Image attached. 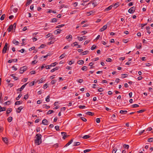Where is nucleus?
<instances>
[{"instance_id":"nucleus-13","label":"nucleus","mask_w":153,"mask_h":153,"mask_svg":"<svg viewBox=\"0 0 153 153\" xmlns=\"http://www.w3.org/2000/svg\"><path fill=\"white\" fill-rule=\"evenodd\" d=\"M45 79L44 78H42L40 79L38 81L39 82V83H42L45 81Z\"/></svg>"},{"instance_id":"nucleus-45","label":"nucleus","mask_w":153,"mask_h":153,"mask_svg":"<svg viewBox=\"0 0 153 153\" xmlns=\"http://www.w3.org/2000/svg\"><path fill=\"white\" fill-rule=\"evenodd\" d=\"M28 97H29V95H28V94H27L25 95L24 96V99H25V100H26L27 98H28Z\"/></svg>"},{"instance_id":"nucleus-62","label":"nucleus","mask_w":153,"mask_h":153,"mask_svg":"<svg viewBox=\"0 0 153 153\" xmlns=\"http://www.w3.org/2000/svg\"><path fill=\"white\" fill-rule=\"evenodd\" d=\"M96 46L94 45L91 48V49L93 50L96 48Z\"/></svg>"},{"instance_id":"nucleus-43","label":"nucleus","mask_w":153,"mask_h":153,"mask_svg":"<svg viewBox=\"0 0 153 153\" xmlns=\"http://www.w3.org/2000/svg\"><path fill=\"white\" fill-rule=\"evenodd\" d=\"M65 56V53H63V54H62L59 57V58L61 59H62Z\"/></svg>"},{"instance_id":"nucleus-27","label":"nucleus","mask_w":153,"mask_h":153,"mask_svg":"<svg viewBox=\"0 0 153 153\" xmlns=\"http://www.w3.org/2000/svg\"><path fill=\"white\" fill-rule=\"evenodd\" d=\"M43 108H45L46 109H48L50 108V106L47 105L46 104H44L43 105Z\"/></svg>"},{"instance_id":"nucleus-59","label":"nucleus","mask_w":153,"mask_h":153,"mask_svg":"<svg viewBox=\"0 0 153 153\" xmlns=\"http://www.w3.org/2000/svg\"><path fill=\"white\" fill-rule=\"evenodd\" d=\"M81 119L84 122H86L87 121V120L85 118L82 117H81Z\"/></svg>"},{"instance_id":"nucleus-26","label":"nucleus","mask_w":153,"mask_h":153,"mask_svg":"<svg viewBox=\"0 0 153 153\" xmlns=\"http://www.w3.org/2000/svg\"><path fill=\"white\" fill-rule=\"evenodd\" d=\"M128 76V75L127 74H121V77L123 78L127 77Z\"/></svg>"},{"instance_id":"nucleus-44","label":"nucleus","mask_w":153,"mask_h":153,"mask_svg":"<svg viewBox=\"0 0 153 153\" xmlns=\"http://www.w3.org/2000/svg\"><path fill=\"white\" fill-rule=\"evenodd\" d=\"M10 102L9 101H8L4 103V105H9L10 104Z\"/></svg>"},{"instance_id":"nucleus-34","label":"nucleus","mask_w":153,"mask_h":153,"mask_svg":"<svg viewBox=\"0 0 153 153\" xmlns=\"http://www.w3.org/2000/svg\"><path fill=\"white\" fill-rule=\"evenodd\" d=\"M13 44H15V43H17V44H16V45H18V44L19 43V42L18 41H16L15 39H13Z\"/></svg>"},{"instance_id":"nucleus-63","label":"nucleus","mask_w":153,"mask_h":153,"mask_svg":"<svg viewBox=\"0 0 153 153\" xmlns=\"http://www.w3.org/2000/svg\"><path fill=\"white\" fill-rule=\"evenodd\" d=\"M96 122L97 123H99L100 122V120L99 118H97L96 119Z\"/></svg>"},{"instance_id":"nucleus-37","label":"nucleus","mask_w":153,"mask_h":153,"mask_svg":"<svg viewBox=\"0 0 153 153\" xmlns=\"http://www.w3.org/2000/svg\"><path fill=\"white\" fill-rule=\"evenodd\" d=\"M57 20V19L56 18H53L52 19V20L51 21V22H55Z\"/></svg>"},{"instance_id":"nucleus-57","label":"nucleus","mask_w":153,"mask_h":153,"mask_svg":"<svg viewBox=\"0 0 153 153\" xmlns=\"http://www.w3.org/2000/svg\"><path fill=\"white\" fill-rule=\"evenodd\" d=\"M46 46L44 44H42L39 48H43Z\"/></svg>"},{"instance_id":"nucleus-49","label":"nucleus","mask_w":153,"mask_h":153,"mask_svg":"<svg viewBox=\"0 0 153 153\" xmlns=\"http://www.w3.org/2000/svg\"><path fill=\"white\" fill-rule=\"evenodd\" d=\"M85 107V106L84 105H80L79 106V108L83 109Z\"/></svg>"},{"instance_id":"nucleus-58","label":"nucleus","mask_w":153,"mask_h":153,"mask_svg":"<svg viewBox=\"0 0 153 153\" xmlns=\"http://www.w3.org/2000/svg\"><path fill=\"white\" fill-rule=\"evenodd\" d=\"M91 150L90 149H86V150H84V152L86 153V152H89L90 151H91Z\"/></svg>"},{"instance_id":"nucleus-1","label":"nucleus","mask_w":153,"mask_h":153,"mask_svg":"<svg viewBox=\"0 0 153 153\" xmlns=\"http://www.w3.org/2000/svg\"><path fill=\"white\" fill-rule=\"evenodd\" d=\"M36 137L34 140V142L37 145H39L42 142V135L40 134H37L36 135Z\"/></svg>"},{"instance_id":"nucleus-40","label":"nucleus","mask_w":153,"mask_h":153,"mask_svg":"<svg viewBox=\"0 0 153 153\" xmlns=\"http://www.w3.org/2000/svg\"><path fill=\"white\" fill-rule=\"evenodd\" d=\"M57 81V80L56 79H53L51 82V83L52 84H53L56 83Z\"/></svg>"},{"instance_id":"nucleus-24","label":"nucleus","mask_w":153,"mask_h":153,"mask_svg":"<svg viewBox=\"0 0 153 153\" xmlns=\"http://www.w3.org/2000/svg\"><path fill=\"white\" fill-rule=\"evenodd\" d=\"M86 39V36H83L82 37L80 38V39H79V40L80 41H82L83 40L85 39Z\"/></svg>"},{"instance_id":"nucleus-35","label":"nucleus","mask_w":153,"mask_h":153,"mask_svg":"<svg viewBox=\"0 0 153 153\" xmlns=\"http://www.w3.org/2000/svg\"><path fill=\"white\" fill-rule=\"evenodd\" d=\"M50 97L49 95H48L47 97L46 98L45 100L47 102H49L50 101L49 98Z\"/></svg>"},{"instance_id":"nucleus-12","label":"nucleus","mask_w":153,"mask_h":153,"mask_svg":"<svg viewBox=\"0 0 153 153\" xmlns=\"http://www.w3.org/2000/svg\"><path fill=\"white\" fill-rule=\"evenodd\" d=\"M21 69L22 71H23L24 72L27 69V67L26 66H24L20 68Z\"/></svg>"},{"instance_id":"nucleus-10","label":"nucleus","mask_w":153,"mask_h":153,"mask_svg":"<svg viewBox=\"0 0 153 153\" xmlns=\"http://www.w3.org/2000/svg\"><path fill=\"white\" fill-rule=\"evenodd\" d=\"M23 108V107L22 106H20L17 108V110L16 111L18 113H19L21 111V110Z\"/></svg>"},{"instance_id":"nucleus-46","label":"nucleus","mask_w":153,"mask_h":153,"mask_svg":"<svg viewBox=\"0 0 153 153\" xmlns=\"http://www.w3.org/2000/svg\"><path fill=\"white\" fill-rule=\"evenodd\" d=\"M145 111V110H144V109L141 110L139 111H137V113H142V112H143L144 111Z\"/></svg>"},{"instance_id":"nucleus-14","label":"nucleus","mask_w":153,"mask_h":153,"mask_svg":"<svg viewBox=\"0 0 153 153\" xmlns=\"http://www.w3.org/2000/svg\"><path fill=\"white\" fill-rule=\"evenodd\" d=\"M2 140L5 143H8V139L6 137H2Z\"/></svg>"},{"instance_id":"nucleus-29","label":"nucleus","mask_w":153,"mask_h":153,"mask_svg":"<svg viewBox=\"0 0 153 153\" xmlns=\"http://www.w3.org/2000/svg\"><path fill=\"white\" fill-rule=\"evenodd\" d=\"M54 111L52 110H49L48 111L47 113V114H51Z\"/></svg>"},{"instance_id":"nucleus-22","label":"nucleus","mask_w":153,"mask_h":153,"mask_svg":"<svg viewBox=\"0 0 153 153\" xmlns=\"http://www.w3.org/2000/svg\"><path fill=\"white\" fill-rule=\"evenodd\" d=\"M22 101H17L16 102H15V105H19V104H22Z\"/></svg>"},{"instance_id":"nucleus-19","label":"nucleus","mask_w":153,"mask_h":153,"mask_svg":"<svg viewBox=\"0 0 153 153\" xmlns=\"http://www.w3.org/2000/svg\"><path fill=\"white\" fill-rule=\"evenodd\" d=\"M59 68V67H56L55 68H54L53 69H52L51 71V72H54L55 71L58 70Z\"/></svg>"},{"instance_id":"nucleus-18","label":"nucleus","mask_w":153,"mask_h":153,"mask_svg":"<svg viewBox=\"0 0 153 153\" xmlns=\"http://www.w3.org/2000/svg\"><path fill=\"white\" fill-rule=\"evenodd\" d=\"M84 63V61L82 60H80L77 61V63L79 65L83 64Z\"/></svg>"},{"instance_id":"nucleus-3","label":"nucleus","mask_w":153,"mask_h":153,"mask_svg":"<svg viewBox=\"0 0 153 153\" xmlns=\"http://www.w3.org/2000/svg\"><path fill=\"white\" fill-rule=\"evenodd\" d=\"M8 45V44L7 43H6L5 44V45L2 50V53H6V51L7 50V45Z\"/></svg>"},{"instance_id":"nucleus-52","label":"nucleus","mask_w":153,"mask_h":153,"mask_svg":"<svg viewBox=\"0 0 153 153\" xmlns=\"http://www.w3.org/2000/svg\"><path fill=\"white\" fill-rule=\"evenodd\" d=\"M112 60L110 58H108L107 59L106 61L107 62H111Z\"/></svg>"},{"instance_id":"nucleus-6","label":"nucleus","mask_w":153,"mask_h":153,"mask_svg":"<svg viewBox=\"0 0 153 153\" xmlns=\"http://www.w3.org/2000/svg\"><path fill=\"white\" fill-rule=\"evenodd\" d=\"M42 124L44 125H48V121L47 119H44L42 120Z\"/></svg>"},{"instance_id":"nucleus-51","label":"nucleus","mask_w":153,"mask_h":153,"mask_svg":"<svg viewBox=\"0 0 153 153\" xmlns=\"http://www.w3.org/2000/svg\"><path fill=\"white\" fill-rule=\"evenodd\" d=\"M48 86V84L47 83H46L44 85L43 88L44 89H45V88H47Z\"/></svg>"},{"instance_id":"nucleus-25","label":"nucleus","mask_w":153,"mask_h":153,"mask_svg":"<svg viewBox=\"0 0 153 153\" xmlns=\"http://www.w3.org/2000/svg\"><path fill=\"white\" fill-rule=\"evenodd\" d=\"M86 114L90 116H93L94 114V113H92L90 111L87 112L86 113Z\"/></svg>"},{"instance_id":"nucleus-4","label":"nucleus","mask_w":153,"mask_h":153,"mask_svg":"<svg viewBox=\"0 0 153 153\" xmlns=\"http://www.w3.org/2000/svg\"><path fill=\"white\" fill-rule=\"evenodd\" d=\"M61 134L62 136H63L62 139L63 140H65L66 138L70 136V135H67L66 133L65 132H62Z\"/></svg>"},{"instance_id":"nucleus-36","label":"nucleus","mask_w":153,"mask_h":153,"mask_svg":"<svg viewBox=\"0 0 153 153\" xmlns=\"http://www.w3.org/2000/svg\"><path fill=\"white\" fill-rule=\"evenodd\" d=\"M22 96V94H19L18 95V97H16V100H19V99L20 97H21Z\"/></svg>"},{"instance_id":"nucleus-61","label":"nucleus","mask_w":153,"mask_h":153,"mask_svg":"<svg viewBox=\"0 0 153 153\" xmlns=\"http://www.w3.org/2000/svg\"><path fill=\"white\" fill-rule=\"evenodd\" d=\"M55 128L56 131H58L59 130V127L58 126H56Z\"/></svg>"},{"instance_id":"nucleus-38","label":"nucleus","mask_w":153,"mask_h":153,"mask_svg":"<svg viewBox=\"0 0 153 153\" xmlns=\"http://www.w3.org/2000/svg\"><path fill=\"white\" fill-rule=\"evenodd\" d=\"M5 16V14H3L1 16V18H0L1 20H3L4 19Z\"/></svg>"},{"instance_id":"nucleus-30","label":"nucleus","mask_w":153,"mask_h":153,"mask_svg":"<svg viewBox=\"0 0 153 153\" xmlns=\"http://www.w3.org/2000/svg\"><path fill=\"white\" fill-rule=\"evenodd\" d=\"M13 119L12 117H10L7 119V121L9 122H10L12 121Z\"/></svg>"},{"instance_id":"nucleus-56","label":"nucleus","mask_w":153,"mask_h":153,"mask_svg":"<svg viewBox=\"0 0 153 153\" xmlns=\"http://www.w3.org/2000/svg\"><path fill=\"white\" fill-rule=\"evenodd\" d=\"M95 13V11H91L88 13H89V15H91L94 13Z\"/></svg>"},{"instance_id":"nucleus-2","label":"nucleus","mask_w":153,"mask_h":153,"mask_svg":"<svg viewBox=\"0 0 153 153\" xmlns=\"http://www.w3.org/2000/svg\"><path fill=\"white\" fill-rule=\"evenodd\" d=\"M135 8H136V7H135L134 6H133V7H131L128 10V12L130 13H133L135 11Z\"/></svg>"},{"instance_id":"nucleus-15","label":"nucleus","mask_w":153,"mask_h":153,"mask_svg":"<svg viewBox=\"0 0 153 153\" xmlns=\"http://www.w3.org/2000/svg\"><path fill=\"white\" fill-rule=\"evenodd\" d=\"M74 139H71L68 143H67L64 147H67L72 143Z\"/></svg>"},{"instance_id":"nucleus-47","label":"nucleus","mask_w":153,"mask_h":153,"mask_svg":"<svg viewBox=\"0 0 153 153\" xmlns=\"http://www.w3.org/2000/svg\"><path fill=\"white\" fill-rule=\"evenodd\" d=\"M80 143L79 142H75L74 143V146H79L80 144Z\"/></svg>"},{"instance_id":"nucleus-39","label":"nucleus","mask_w":153,"mask_h":153,"mask_svg":"<svg viewBox=\"0 0 153 153\" xmlns=\"http://www.w3.org/2000/svg\"><path fill=\"white\" fill-rule=\"evenodd\" d=\"M132 107L133 108H137L139 106V105L137 104H133L132 105Z\"/></svg>"},{"instance_id":"nucleus-20","label":"nucleus","mask_w":153,"mask_h":153,"mask_svg":"<svg viewBox=\"0 0 153 153\" xmlns=\"http://www.w3.org/2000/svg\"><path fill=\"white\" fill-rule=\"evenodd\" d=\"M32 0H27V2L26 4V6H27L29 5L31 3Z\"/></svg>"},{"instance_id":"nucleus-50","label":"nucleus","mask_w":153,"mask_h":153,"mask_svg":"<svg viewBox=\"0 0 153 153\" xmlns=\"http://www.w3.org/2000/svg\"><path fill=\"white\" fill-rule=\"evenodd\" d=\"M123 147L125 148L128 149L129 148V145L125 144L123 145Z\"/></svg>"},{"instance_id":"nucleus-28","label":"nucleus","mask_w":153,"mask_h":153,"mask_svg":"<svg viewBox=\"0 0 153 153\" xmlns=\"http://www.w3.org/2000/svg\"><path fill=\"white\" fill-rule=\"evenodd\" d=\"M146 30L147 31V32L148 33L150 34L151 33L150 31L149 30L150 28L149 26H146Z\"/></svg>"},{"instance_id":"nucleus-33","label":"nucleus","mask_w":153,"mask_h":153,"mask_svg":"<svg viewBox=\"0 0 153 153\" xmlns=\"http://www.w3.org/2000/svg\"><path fill=\"white\" fill-rule=\"evenodd\" d=\"M148 141L149 142H151L153 141V137L149 138Z\"/></svg>"},{"instance_id":"nucleus-48","label":"nucleus","mask_w":153,"mask_h":153,"mask_svg":"<svg viewBox=\"0 0 153 153\" xmlns=\"http://www.w3.org/2000/svg\"><path fill=\"white\" fill-rule=\"evenodd\" d=\"M34 84V81L31 82L29 84V86H31L33 85Z\"/></svg>"},{"instance_id":"nucleus-16","label":"nucleus","mask_w":153,"mask_h":153,"mask_svg":"<svg viewBox=\"0 0 153 153\" xmlns=\"http://www.w3.org/2000/svg\"><path fill=\"white\" fill-rule=\"evenodd\" d=\"M69 38L71 39L70 40L69 39V41H70L71 40L72 38V36L71 35H69L68 36H67L65 38L66 39H69Z\"/></svg>"},{"instance_id":"nucleus-21","label":"nucleus","mask_w":153,"mask_h":153,"mask_svg":"<svg viewBox=\"0 0 153 153\" xmlns=\"http://www.w3.org/2000/svg\"><path fill=\"white\" fill-rule=\"evenodd\" d=\"M112 5H111L109 6L108 7L106 8L105 10V11H109L111 10L112 9Z\"/></svg>"},{"instance_id":"nucleus-64","label":"nucleus","mask_w":153,"mask_h":153,"mask_svg":"<svg viewBox=\"0 0 153 153\" xmlns=\"http://www.w3.org/2000/svg\"><path fill=\"white\" fill-rule=\"evenodd\" d=\"M117 149L115 148H114L112 152V153H116V152L117 151Z\"/></svg>"},{"instance_id":"nucleus-23","label":"nucleus","mask_w":153,"mask_h":153,"mask_svg":"<svg viewBox=\"0 0 153 153\" xmlns=\"http://www.w3.org/2000/svg\"><path fill=\"white\" fill-rule=\"evenodd\" d=\"M2 95V94L1 92L0 93V103H2L3 102V99L1 98Z\"/></svg>"},{"instance_id":"nucleus-54","label":"nucleus","mask_w":153,"mask_h":153,"mask_svg":"<svg viewBox=\"0 0 153 153\" xmlns=\"http://www.w3.org/2000/svg\"><path fill=\"white\" fill-rule=\"evenodd\" d=\"M18 8H15L13 9V11L14 13H16L18 11Z\"/></svg>"},{"instance_id":"nucleus-42","label":"nucleus","mask_w":153,"mask_h":153,"mask_svg":"<svg viewBox=\"0 0 153 153\" xmlns=\"http://www.w3.org/2000/svg\"><path fill=\"white\" fill-rule=\"evenodd\" d=\"M81 69L83 71H86L87 70V67L86 66H84Z\"/></svg>"},{"instance_id":"nucleus-17","label":"nucleus","mask_w":153,"mask_h":153,"mask_svg":"<svg viewBox=\"0 0 153 153\" xmlns=\"http://www.w3.org/2000/svg\"><path fill=\"white\" fill-rule=\"evenodd\" d=\"M12 109L11 108H8L7 109L6 111V114H9L12 111Z\"/></svg>"},{"instance_id":"nucleus-53","label":"nucleus","mask_w":153,"mask_h":153,"mask_svg":"<svg viewBox=\"0 0 153 153\" xmlns=\"http://www.w3.org/2000/svg\"><path fill=\"white\" fill-rule=\"evenodd\" d=\"M98 91L99 92H101L103 91V90L102 88H100L99 89H98Z\"/></svg>"},{"instance_id":"nucleus-41","label":"nucleus","mask_w":153,"mask_h":153,"mask_svg":"<svg viewBox=\"0 0 153 153\" xmlns=\"http://www.w3.org/2000/svg\"><path fill=\"white\" fill-rule=\"evenodd\" d=\"M57 63L56 62H55L54 63H52L51 65V66H55L56 64H57Z\"/></svg>"},{"instance_id":"nucleus-55","label":"nucleus","mask_w":153,"mask_h":153,"mask_svg":"<svg viewBox=\"0 0 153 153\" xmlns=\"http://www.w3.org/2000/svg\"><path fill=\"white\" fill-rule=\"evenodd\" d=\"M88 52L89 51H85L82 53H83L82 55H85L87 54L88 53Z\"/></svg>"},{"instance_id":"nucleus-32","label":"nucleus","mask_w":153,"mask_h":153,"mask_svg":"<svg viewBox=\"0 0 153 153\" xmlns=\"http://www.w3.org/2000/svg\"><path fill=\"white\" fill-rule=\"evenodd\" d=\"M127 112V111L126 110H121L120 111V113L121 114H125Z\"/></svg>"},{"instance_id":"nucleus-7","label":"nucleus","mask_w":153,"mask_h":153,"mask_svg":"<svg viewBox=\"0 0 153 153\" xmlns=\"http://www.w3.org/2000/svg\"><path fill=\"white\" fill-rule=\"evenodd\" d=\"M107 28V25H104L103 27L100 30V31L102 32L106 29Z\"/></svg>"},{"instance_id":"nucleus-9","label":"nucleus","mask_w":153,"mask_h":153,"mask_svg":"<svg viewBox=\"0 0 153 153\" xmlns=\"http://www.w3.org/2000/svg\"><path fill=\"white\" fill-rule=\"evenodd\" d=\"M142 45L141 43H137L136 45V48L137 49H140L141 48Z\"/></svg>"},{"instance_id":"nucleus-5","label":"nucleus","mask_w":153,"mask_h":153,"mask_svg":"<svg viewBox=\"0 0 153 153\" xmlns=\"http://www.w3.org/2000/svg\"><path fill=\"white\" fill-rule=\"evenodd\" d=\"M28 83L25 84L23 85L20 88H18L17 89L18 91H21L24 88H25L26 85Z\"/></svg>"},{"instance_id":"nucleus-31","label":"nucleus","mask_w":153,"mask_h":153,"mask_svg":"<svg viewBox=\"0 0 153 153\" xmlns=\"http://www.w3.org/2000/svg\"><path fill=\"white\" fill-rule=\"evenodd\" d=\"M90 136L89 135H85L82 137L83 139H88L89 138Z\"/></svg>"},{"instance_id":"nucleus-60","label":"nucleus","mask_w":153,"mask_h":153,"mask_svg":"<svg viewBox=\"0 0 153 153\" xmlns=\"http://www.w3.org/2000/svg\"><path fill=\"white\" fill-rule=\"evenodd\" d=\"M77 81L79 83H81L83 81V79H79L78 80H77Z\"/></svg>"},{"instance_id":"nucleus-8","label":"nucleus","mask_w":153,"mask_h":153,"mask_svg":"<svg viewBox=\"0 0 153 153\" xmlns=\"http://www.w3.org/2000/svg\"><path fill=\"white\" fill-rule=\"evenodd\" d=\"M13 29V26L12 25H10L8 28L7 29V30L9 32H10L11 30Z\"/></svg>"},{"instance_id":"nucleus-11","label":"nucleus","mask_w":153,"mask_h":153,"mask_svg":"<svg viewBox=\"0 0 153 153\" xmlns=\"http://www.w3.org/2000/svg\"><path fill=\"white\" fill-rule=\"evenodd\" d=\"M61 31L62 30L59 29H58L54 31V33L56 34H57L60 33Z\"/></svg>"}]
</instances>
